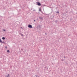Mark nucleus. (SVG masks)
Listing matches in <instances>:
<instances>
[{
	"label": "nucleus",
	"instance_id": "nucleus-1",
	"mask_svg": "<svg viewBox=\"0 0 77 77\" xmlns=\"http://www.w3.org/2000/svg\"><path fill=\"white\" fill-rule=\"evenodd\" d=\"M39 19L40 20L42 21L43 20V17H39Z\"/></svg>",
	"mask_w": 77,
	"mask_h": 77
},
{
	"label": "nucleus",
	"instance_id": "nucleus-14",
	"mask_svg": "<svg viewBox=\"0 0 77 77\" xmlns=\"http://www.w3.org/2000/svg\"><path fill=\"white\" fill-rule=\"evenodd\" d=\"M39 11H40V10H39Z\"/></svg>",
	"mask_w": 77,
	"mask_h": 77
},
{
	"label": "nucleus",
	"instance_id": "nucleus-7",
	"mask_svg": "<svg viewBox=\"0 0 77 77\" xmlns=\"http://www.w3.org/2000/svg\"><path fill=\"white\" fill-rule=\"evenodd\" d=\"M7 52L8 53H9V50L7 51Z\"/></svg>",
	"mask_w": 77,
	"mask_h": 77
},
{
	"label": "nucleus",
	"instance_id": "nucleus-6",
	"mask_svg": "<svg viewBox=\"0 0 77 77\" xmlns=\"http://www.w3.org/2000/svg\"><path fill=\"white\" fill-rule=\"evenodd\" d=\"M2 39H3V40H5V37H2Z\"/></svg>",
	"mask_w": 77,
	"mask_h": 77
},
{
	"label": "nucleus",
	"instance_id": "nucleus-5",
	"mask_svg": "<svg viewBox=\"0 0 77 77\" xmlns=\"http://www.w3.org/2000/svg\"><path fill=\"white\" fill-rule=\"evenodd\" d=\"M6 76L7 77H9V74H8V75H6Z\"/></svg>",
	"mask_w": 77,
	"mask_h": 77
},
{
	"label": "nucleus",
	"instance_id": "nucleus-11",
	"mask_svg": "<svg viewBox=\"0 0 77 77\" xmlns=\"http://www.w3.org/2000/svg\"><path fill=\"white\" fill-rule=\"evenodd\" d=\"M35 20H34V22H35Z\"/></svg>",
	"mask_w": 77,
	"mask_h": 77
},
{
	"label": "nucleus",
	"instance_id": "nucleus-3",
	"mask_svg": "<svg viewBox=\"0 0 77 77\" xmlns=\"http://www.w3.org/2000/svg\"><path fill=\"white\" fill-rule=\"evenodd\" d=\"M28 27L29 28H32V26L31 25H28Z\"/></svg>",
	"mask_w": 77,
	"mask_h": 77
},
{
	"label": "nucleus",
	"instance_id": "nucleus-2",
	"mask_svg": "<svg viewBox=\"0 0 77 77\" xmlns=\"http://www.w3.org/2000/svg\"><path fill=\"white\" fill-rule=\"evenodd\" d=\"M36 3L37 4L38 6H40L41 5V3L39 2H36Z\"/></svg>",
	"mask_w": 77,
	"mask_h": 77
},
{
	"label": "nucleus",
	"instance_id": "nucleus-10",
	"mask_svg": "<svg viewBox=\"0 0 77 77\" xmlns=\"http://www.w3.org/2000/svg\"><path fill=\"white\" fill-rule=\"evenodd\" d=\"M21 36H23V34H21Z\"/></svg>",
	"mask_w": 77,
	"mask_h": 77
},
{
	"label": "nucleus",
	"instance_id": "nucleus-8",
	"mask_svg": "<svg viewBox=\"0 0 77 77\" xmlns=\"http://www.w3.org/2000/svg\"><path fill=\"white\" fill-rule=\"evenodd\" d=\"M57 14H59V11H57Z\"/></svg>",
	"mask_w": 77,
	"mask_h": 77
},
{
	"label": "nucleus",
	"instance_id": "nucleus-13",
	"mask_svg": "<svg viewBox=\"0 0 77 77\" xmlns=\"http://www.w3.org/2000/svg\"><path fill=\"white\" fill-rule=\"evenodd\" d=\"M33 11H35V10H33Z\"/></svg>",
	"mask_w": 77,
	"mask_h": 77
},
{
	"label": "nucleus",
	"instance_id": "nucleus-9",
	"mask_svg": "<svg viewBox=\"0 0 77 77\" xmlns=\"http://www.w3.org/2000/svg\"><path fill=\"white\" fill-rule=\"evenodd\" d=\"M3 31H5V29H3Z\"/></svg>",
	"mask_w": 77,
	"mask_h": 77
},
{
	"label": "nucleus",
	"instance_id": "nucleus-12",
	"mask_svg": "<svg viewBox=\"0 0 77 77\" xmlns=\"http://www.w3.org/2000/svg\"><path fill=\"white\" fill-rule=\"evenodd\" d=\"M35 76L37 77V75H35Z\"/></svg>",
	"mask_w": 77,
	"mask_h": 77
},
{
	"label": "nucleus",
	"instance_id": "nucleus-15",
	"mask_svg": "<svg viewBox=\"0 0 77 77\" xmlns=\"http://www.w3.org/2000/svg\"><path fill=\"white\" fill-rule=\"evenodd\" d=\"M46 35L47 34H46V33H45V34Z\"/></svg>",
	"mask_w": 77,
	"mask_h": 77
},
{
	"label": "nucleus",
	"instance_id": "nucleus-4",
	"mask_svg": "<svg viewBox=\"0 0 77 77\" xmlns=\"http://www.w3.org/2000/svg\"><path fill=\"white\" fill-rule=\"evenodd\" d=\"M0 42L1 43H4V42H2V40H1V38H0Z\"/></svg>",
	"mask_w": 77,
	"mask_h": 77
}]
</instances>
